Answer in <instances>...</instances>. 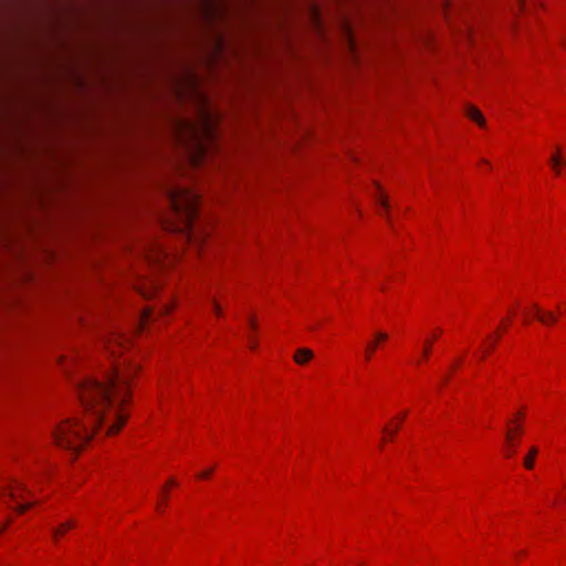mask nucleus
<instances>
[{
    "label": "nucleus",
    "mask_w": 566,
    "mask_h": 566,
    "mask_svg": "<svg viewBox=\"0 0 566 566\" xmlns=\"http://www.w3.org/2000/svg\"><path fill=\"white\" fill-rule=\"evenodd\" d=\"M133 373V368L124 371L114 367L104 382L94 379L81 381L78 396L90 424L75 418L61 422L52 431L56 446L76 454L96 429L104 430L105 436L116 433L127 419L122 406L127 400L128 382Z\"/></svg>",
    "instance_id": "1"
},
{
    "label": "nucleus",
    "mask_w": 566,
    "mask_h": 566,
    "mask_svg": "<svg viewBox=\"0 0 566 566\" xmlns=\"http://www.w3.org/2000/svg\"><path fill=\"white\" fill-rule=\"evenodd\" d=\"M169 203L172 210L185 219L187 226L192 227V222L198 216L199 195L190 189L177 188L169 192Z\"/></svg>",
    "instance_id": "2"
},
{
    "label": "nucleus",
    "mask_w": 566,
    "mask_h": 566,
    "mask_svg": "<svg viewBox=\"0 0 566 566\" xmlns=\"http://www.w3.org/2000/svg\"><path fill=\"white\" fill-rule=\"evenodd\" d=\"M182 125L185 126V129L189 130V133L193 135V138L196 139L200 137L199 135H202V137L207 139H212L213 137L212 119L210 114L206 111H202L199 127H196L190 123H185Z\"/></svg>",
    "instance_id": "3"
},
{
    "label": "nucleus",
    "mask_w": 566,
    "mask_h": 566,
    "mask_svg": "<svg viewBox=\"0 0 566 566\" xmlns=\"http://www.w3.org/2000/svg\"><path fill=\"white\" fill-rule=\"evenodd\" d=\"M28 490L22 483H14L10 485L8 489V496L11 501L15 502L17 505H12L11 507L17 510L19 513L25 512L29 507H31L34 502L25 501V494Z\"/></svg>",
    "instance_id": "4"
},
{
    "label": "nucleus",
    "mask_w": 566,
    "mask_h": 566,
    "mask_svg": "<svg viewBox=\"0 0 566 566\" xmlns=\"http://www.w3.org/2000/svg\"><path fill=\"white\" fill-rule=\"evenodd\" d=\"M536 318L544 325H553L557 322L558 317L551 311H543L536 304L533 305Z\"/></svg>",
    "instance_id": "5"
},
{
    "label": "nucleus",
    "mask_w": 566,
    "mask_h": 566,
    "mask_svg": "<svg viewBox=\"0 0 566 566\" xmlns=\"http://www.w3.org/2000/svg\"><path fill=\"white\" fill-rule=\"evenodd\" d=\"M314 357V353L310 348H298L294 354V361L298 365H305Z\"/></svg>",
    "instance_id": "6"
},
{
    "label": "nucleus",
    "mask_w": 566,
    "mask_h": 566,
    "mask_svg": "<svg viewBox=\"0 0 566 566\" xmlns=\"http://www.w3.org/2000/svg\"><path fill=\"white\" fill-rule=\"evenodd\" d=\"M467 116L470 117L472 120L476 122L478 125H480V126L485 125V119H484L482 113L474 106H469L467 108Z\"/></svg>",
    "instance_id": "7"
},
{
    "label": "nucleus",
    "mask_w": 566,
    "mask_h": 566,
    "mask_svg": "<svg viewBox=\"0 0 566 566\" xmlns=\"http://www.w3.org/2000/svg\"><path fill=\"white\" fill-rule=\"evenodd\" d=\"M549 163L552 165V168L554 169L556 175H559V166L564 165L565 161L560 157V148L557 147L556 154L552 155L549 158Z\"/></svg>",
    "instance_id": "8"
},
{
    "label": "nucleus",
    "mask_w": 566,
    "mask_h": 566,
    "mask_svg": "<svg viewBox=\"0 0 566 566\" xmlns=\"http://www.w3.org/2000/svg\"><path fill=\"white\" fill-rule=\"evenodd\" d=\"M75 525L76 522L74 520L64 522L63 524L60 525V527L53 528V537L56 539L59 535L63 534L66 530L74 527Z\"/></svg>",
    "instance_id": "9"
},
{
    "label": "nucleus",
    "mask_w": 566,
    "mask_h": 566,
    "mask_svg": "<svg viewBox=\"0 0 566 566\" xmlns=\"http://www.w3.org/2000/svg\"><path fill=\"white\" fill-rule=\"evenodd\" d=\"M75 525L76 522L74 520L64 522L63 524L60 525V527L53 528V537L56 539L59 535L63 534L66 530L74 527Z\"/></svg>",
    "instance_id": "10"
},
{
    "label": "nucleus",
    "mask_w": 566,
    "mask_h": 566,
    "mask_svg": "<svg viewBox=\"0 0 566 566\" xmlns=\"http://www.w3.org/2000/svg\"><path fill=\"white\" fill-rule=\"evenodd\" d=\"M538 453V450L537 448L533 447L531 450H530V453L526 455L525 460H524V465L527 468V469H532L533 465H534V460H535V457L537 455Z\"/></svg>",
    "instance_id": "11"
},
{
    "label": "nucleus",
    "mask_w": 566,
    "mask_h": 566,
    "mask_svg": "<svg viewBox=\"0 0 566 566\" xmlns=\"http://www.w3.org/2000/svg\"><path fill=\"white\" fill-rule=\"evenodd\" d=\"M377 342H370L367 344L366 346V354H365V357L366 359H370L373 353L375 352V349L377 348Z\"/></svg>",
    "instance_id": "12"
},
{
    "label": "nucleus",
    "mask_w": 566,
    "mask_h": 566,
    "mask_svg": "<svg viewBox=\"0 0 566 566\" xmlns=\"http://www.w3.org/2000/svg\"><path fill=\"white\" fill-rule=\"evenodd\" d=\"M377 190H378V200L379 202L381 203L382 208L388 211V208H389V205H388V201L387 199L384 197L381 190L379 189V187L377 186Z\"/></svg>",
    "instance_id": "13"
},
{
    "label": "nucleus",
    "mask_w": 566,
    "mask_h": 566,
    "mask_svg": "<svg viewBox=\"0 0 566 566\" xmlns=\"http://www.w3.org/2000/svg\"><path fill=\"white\" fill-rule=\"evenodd\" d=\"M388 339V335L384 332H377L375 334V340L374 342H377V345L380 343V342H385Z\"/></svg>",
    "instance_id": "14"
},
{
    "label": "nucleus",
    "mask_w": 566,
    "mask_h": 566,
    "mask_svg": "<svg viewBox=\"0 0 566 566\" xmlns=\"http://www.w3.org/2000/svg\"><path fill=\"white\" fill-rule=\"evenodd\" d=\"M506 440L507 442L510 443V451L507 452V455L510 457L511 454L514 453V443H513V439H512V434H511V431H509L506 433Z\"/></svg>",
    "instance_id": "15"
},
{
    "label": "nucleus",
    "mask_w": 566,
    "mask_h": 566,
    "mask_svg": "<svg viewBox=\"0 0 566 566\" xmlns=\"http://www.w3.org/2000/svg\"><path fill=\"white\" fill-rule=\"evenodd\" d=\"M431 345H432V340H427L424 343V346H423V358H427L429 356Z\"/></svg>",
    "instance_id": "16"
},
{
    "label": "nucleus",
    "mask_w": 566,
    "mask_h": 566,
    "mask_svg": "<svg viewBox=\"0 0 566 566\" xmlns=\"http://www.w3.org/2000/svg\"><path fill=\"white\" fill-rule=\"evenodd\" d=\"M213 469H209L205 472H202L201 474H199V478H202V479H206V478H209L210 474L212 473Z\"/></svg>",
    "instance_id": "17"
},
{
    "label": "nucleus",
    "mask_w": 566,
    "mask_h": 566,
    "mask_svg": "<svg viewBox=\"0 0 566 566\" xmlns=\"http://www.w3.org/2000/svg\"><path fill=\"white\" fill-rule=\"evenodd\" d=\"M398 429H399L398 427H396L394 430H389L388 428H384V431L388 432L390 434V437L392 438L396 434V432L398 431Z\"/></svg>",
    "instance_id": "18"
},
{
    "label": "nucleus",
    "mask_w": 566,
    "mask_h": 566,
    "mask_svg": "<svg viewBox=\"0 0 566 566\" xmlns=\"http://www.w3.org/2000/svg\"><path fill=\"white\" fill-rule=\"evenodd\" d=\"M213 310L216 311V313H217L218 315H220V313H221V308H220V306H219L214 301H213Z\"/></svg>",
    "instance_id": "19"
},
{
    "label": "nucleus",
    "mask_w": 566,
    "mask_h": 566,
    "mask_svg": "<svg viewBox=\"0 0 566 566\" xmlns=\"http://www.w3.org/2000/svg\"><path fill=\"white\" fill-rule=\"evenodd\" d=\"M249 326L251 329H255L256 325H255V322L253 321V318L249 319Z\"/></svg>",
    "instance_id": "20"
},
{
    "label": "nucleus",
    "mask_w": 566,
    "mask_h": 566,
    "mask_svg": "<svg viewBox=\"0 0 566 566\" xmlns=\"http://www.w3.org/2000/svg\"><path fill=\"white\" fill-rule=\"evenodd\" d=\"M406 416H407V412H406V411H405V412H402V413H401V416L399 417V420H400V421H403V420H405V418H406Z\"/></svg>",
    "instance_id": "21"
},
{
    "label": "nucleus",
    "mask_w": 566,
    "mask_h": 566,
    "mask_svg": "<svg viewBox=\"0 0 566 566\" xmlns=\"http://www.w3.org/2000/svg\"><path fill=\"white\" fill-rule=\"evenodd\" d=\"M168 484H169V485H175V484H176V482H175L172 479H170V480L168 481Z\"/></svg>",
    "instance_id": "22"
},
{
    "label": "nucleus",
    "mask_w": 566,
    "mask_h": 566,
    "mask_svg": "<svg viewBox=\"0 0 566 566\" xmlns=\"http://www.w3.org/2000/svg\"><path fill=\"white\" fill-rule=\"evenodd\" d=\"M250 344H251V348H254V347H255V343H254V340L250 339Z\"/></svg>",
    "instance_id": "23"
}]
</instances>
